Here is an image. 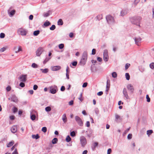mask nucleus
Segmentation results:
<instances>
[{"label":"nucleus","mask_w":154,"mask_h":154,"mask_svg":"<svg viewBox=\"0 0 154 154\" xmlns=\"http://www.w3.org/2000/svg\"><path fill=\"white\" fill-rule=\"evenodd\" d=\"M11 8H10L8 10V13L9 15L11 16H12L15 13V11L14 10H11Z\"/></svg>","instance_id":"nucleus-11"},{"label":"nucleus","mask_w":154,"mask_h":154,"mask_svg":"<svg viewBox=\"0 0 154 154\" xmlns=\"http://www.w3.org/2000/svg\"><path fill=\"white\" fill-rule=\"evenodd\" d=\"M12 154H18L17 148L15 149L14 151L12 153Z\"/></svg>","instance_id":"nucleus-47"},{"label":"nucleus","mask_w":154,"mask_h":154,"mask_svg":"<svg viewBox=\"0 0 154 154\" xmlns=\"http://www.w3.org/2000/svg\"><path fill=\"white\" fill-rule=\"evenodd\" d=\"M88 58V53L86 51H84L82 55V58L80 62V64L84 65L86 63Z\"/></svg>","instance_id":"nucleus-1"},{"label":"nucleus","mask_w":154,"mask_h":154,"mask_svg":"<svg viewBox=\"0 0 154 154\" xmlns=\"http://www.w3.org/2000/svg\"><path fill=\"white\" fill-rule=\"evenodd\" d=\"M12 100L14 102H17L18 101L17 97L15 95H13L11 98Z\"/></svg>","instance_id":"nucleus-18"},{"label":"nucleus","mask_w":154,"mask_h":154,"mask_svg":"<svg viewBox=\"0 0 154 154\" xmlns=\"http://www.w3.org/2000/svg\"><path fill=\"white\" fill-rule=\"evenodd\" d=\"M60 90L62 91H64L65 90V87L64 86H62L60 88Z\"/></svg>","instance_id":"nucleus-61"},{"label":"nucleus","mask_w":154,"mask_h":154,"mask_svg":"<svg viewBox=\"0 0 154 154\" xmlns=\"http://www.w3.org/2000/svg\"><path fill=\"white\" fill-rule=\"evenodd\" d=\"M10 118L11 120H14V119L15 117L14 116H11L10 117Z\"/></svg>","instance_id":"nucleus-63"},{"label":"nucleus","mask_w":154,"mask_h":154,"mask_svg":"<svg viewBox=\"0 0 154 154\" xmlns=\"http://www.w3.org/2000/svg\"><path fill=\"white\" fill-rule=\"evenodd\" d=\"M64 45L63 44H61L59 45V48L60 49H61L63 48Z\"/></svg>","instance_id":"nucleus-42"},{"label":"nucleus","mask_w":154,"mask_h":154,"mask_svg":"<svg viewBox=\"0 0 154 154\" xmlns=\"http://www.w3.org/2000/svg\"><path fill=\"white\" fill-rule=\"evenodd\" d=\"M153 133V131L152 130H149L147 131V134L149 135Z\"/></svg>","instance_id":"nucleus-33"},{"label":"nucleus","mask_w":154,"mask_h":154,"mask_svg":"<svg viewBox=\"0 0 154 154\" xmlns=\"http://www.w3.org/2000/svg\"><path fill=\"white\" fill-rule=\"evenodd\" d=\"M62 120L64 123H66L67 122V118L65 114H64L62 116Z\"/></svg>","instance_id":"nucleus-19"},{"label":"nucleus","mask_w":154,"mask_h":154,"mask_svg":"<svg viewBox=\"0 0 154 154\" xmlns=\"http://www.w3.org/2000/svg\"><path fill=\"white\" fill-rule=\"evenodd\" d=\"M61 67L59 66H54L52 68V70L53 71H57L60 70L61 69Z\"/></svg>","instance_id":"nucleus-13"},{"label":"nucleus","mask_w":154,"mask_h":154,"mask_svg":"<svg viewBox=\"0 0 154 154\" xmlns=\"http://www.w3.org/2000/svg\"><path fill=\"white\" fill-rule=\"evenodd\" d=\"M150 68L152 69H154V63H151L149 65Z\"/></svg>","instance_id":"nucleus-39"},{"label":"nucleus","mask_w":154,"mask_h":154,"mask_svg":"<svg viewBox=\"0 0 154 154\" xmlns=\"http://www.w3.org/2000/svg\"><path fill=\"white\" fill-rule=\"evenodd\" d=\"M130 64L128 63H127L125 64V67L126 69H127L130 66Z\"/></svg>","instance_id":"nucleus-45"},{"label":"nucleus","mask_w":154,"mask_h":154,"mask_svg":"<svg viewBox=\"0 0 154 154\" xmlns=\"http://www.w3.org/2000/svg\"><path fill=\"white\" fill-rule=\"evenodd\" d=\"M51 23L49 21H46L45 22L44 25L45 26H47L50 25Z\"/></svg>","instance_id":"nucleus-31"},{"label":"nucleus","mask_w":154,"mask_h":154,"mask_svg":"<svg viewBox=\"0 0 154 154\" xmlns=\"http://www.w3.org/2000/svg\"><path fill=\"white\" fill-rule=\"evenodd\" d=\"M11 131L13 133H15L17 131V127L16 126H14L12 127L11 129Z\"/></svg>","instance_id":"nucleus-16"},{"label":"nucleus","mask_w":154,"mask_h":154,"mask_svg":"<svg viewBox=\"0 0 154 154\" xmlns=\"http://www.w3.org/2000/svg\"><path fill=\"white\" fill-rule=\"evenodd\" d=\"M40 70L42 71V72L44 73H46L48 72V69H41Z\"/></svg>","instance_id":"nucleus-26"},{"label":"nucleus","mask_w":154,"mask_h":154,"mask_svg":"<svg viewBox=\"0 0 154 154\" xmlns=\"http://www.w3.org/2000/svg\"><path fill=\"white\" fill-rule=\"evenodd\" d=\"M49 13L48 12L45 13L44 14V16L45 17H47L49 15Z\"/></svg>","instance_id":"nucleus-54"},{"label":"nucleus","mask_w":154,"mask_h":154,"mask_svg":"<svg viewBox=\"0 0 154 154\" xmlns=\"http://www.w3.org/2000/svg\"><path fill=\"white\" fill-rule=\"evenodd\" d=\"M17 32L22 35H25L26 34L27 32L24 29L20 28L18 29Z\"/></svg>","instance_id":"nucleus-4"},{"label":"nucleus","mask_w":154,"mask_h":154,"mask_svg":"<svg viewBox=\"0 0 154 154\" xmlns=\"http://www.w3.org/2000/svg\"><path fill=\"white\" fill-rule=\"evenodd\" d=\"M20 86L22 88L24 87L25 86V84L23 82H20Z\"/></svg>","instance_id":"nucleus-48"},{"label":"nucleus","mask_w":154,"mask_h":154,"mask_svg":"<svg viewBox=\"0 0 154 154\" xmlns=\"http://www.w3.org/2000/svg\"><path fill=\"white\" fill-rule=\"evenodd\" d=\"M96 50L95 49H93L92 51V54L94 55L96 54Z\"/></svg>","instance_id":"nucleus-52"},{"label":"nucleus","mask_w":154,"mask_h":154,"mask_svg":"<svg viewBox=\"0 0 154 154\" xmlns=\"http://www.w3.org/2000/svg\"><path fill=\"white\" fill-rule=\"evenodd\" d=\"M57 88H53L51 87L50 89V92L52 94H54L57 92Z\"/></svg>","instance_id":"nucleus-14"},{"label":"nucleus","mask_w":154,"mask_h":154,"mask_svg":"<svg viewBox=\"0 0 154 154\" xmlns=\"http://www.w3.org/2000/svg\"><path fill=\"white\" fill-rule=\"evenodd\" d=\"M32 67L33 68H36L38 67V66L36 63H33L32 65Z\"/></svg>","instance_id":"nucleus-34"},{"label":"nucleus","mask_w":154,"mask_h":154,"mask_svg":"<svg viewBox=\"0 0 154 154\" xmlns=\"http://www.w3.org/2000/svg\"><path fill=\"white\" fill-rule=\"evenodd\" d=\"M70 135L72 137H74L75 136V131H72V132H71V133H70Z\"/></svg>","instance_id":"nucleus-41"},{"label":"nucleus","mask_w":154,"mask_h":154,"mask_svg":"<svg viewBox=\"0 0 154 154\" xmlns=\"http://www.w3.org/2000/svg\"><path fill=\"white\" fill-rule=\"evenodd\" d=\"M42 131L44 132L45 133L47 131V129L46 127H43L42 128Z\"/></svg>","instance_id":"nucleus-40"},{"label":"nucleus","mask_w":154,"mask_h":154,"mask_svg":"<svg viewBox=\"0 0 154 154\" xmlns=\"http://www.w3.org/2000/svg\"><path fill=\"white\" fill-rule=\"evenodd\" d=\"M128 89L130 91L132 92H133L134 91V89L133 86L130 84H128L127 86Z\"/></svg>","instance_id":"nucleus-12"},{"label":"nucleus","mask_w":154,"mask_h":154,"mask_svg":"<svg viewBox=\"0 0 154 154\" xmlns=\"http://www.w3.org/2000/svg\"><path fill=\"white\" fill-rule=\"evenodd\" d=\"M14 143V141H12L11 142H10L8 144H7V146L8 147H10L11 146H13Z\"/></svg>","instance_id":"nucleus-20"},{"label":"nucleus","mask_w":154,"mask_h":154,"mask_svg":"<svg viewBox=\"0 0 154 154\" xmlns=\"http://www.w3.org/2000/svg\"><path fill=\"white\" fill-rule=\"evenodd\" d=\"M77 63V61H74L72 63V64L73 66H76Z\"/></svg>","instance_id":"nucleus-58"},{"label":"nucleus","mask_w":154,"mask_h":154,"mask_svg":"<svg viewBox=\"0 0 154 154\" xmlns=\"http://www.w3.org/2000/svg\"><path fill=\"white\" fill-rule=\"evenodd\" d=\"M14 50L16 53H17L20 51H22V48L20 46L15 47L14 48Z\"/></svg>","instance_id":"nucleus-9"},{"label":"nucleus","mask_w":154,"mask_h":154,"mask_svg":"<svg viewBox=\"0 0 154 154\" xmlns=\"http://www.w3.org/2000/svg\"><path fill=\"white\" fill-rule=\"evenodd\" d=\"M30 118L33 121L35 120L36 118V116L35 114H32L31 115Z\"/></svg>","instance_id":"nucleus-29"},{"label":"nucleus","mask_w":154,"mask_h":154,"mask_svg":"<svg viewBox=\"0 0 154 154\" xmlns=\"http://www.w3.org/2000/svg\"><path fill=\"white\" fill-rule=\"evenodd\" d=\"M55 28L56 26L55 25H53L51 26L50 29V30H53L55 29Z\"/></svg>","instance_id":"nucleus-43"},{"label":"nucleus","mask_w":154,"mask_h":154,"mask_svg":"<svg viewBox=\"0 0 154 154\" xmlns=\"http://www.w3.org/2000/svg\"><path fill=\"white\" fill-rule=\"evenodd\" d=\"M112 152L111 149L110 148L109 149L107 150V154H110Z\"/></svg>","instance_id":"nucleus-56"},{"label":"nucleus","mask_w":154,"mask_h":154,"mask_svg":"<svg viewBox=\"0 0 154 154\" xmlns=\"http://www.w3.org/2000/svg\"><path fill=\"white\" fill-rule=\"evenodd\" d=\"M23 112V111L22 110H20L18 112V114L20 116H21Z\"/></svg>","instance_id":"nucleus-62"},{"label":"nucleus","mask_w":154,"mask_h":154,"mask_svg":"<svg viewBox=\"0 0 154 154\" xmlns=\"http://www.w3.org/2000/svg\"><path fill=\"white\" fill-rule=\"evenodd\" d=\"M58 141V139L57 138H54L52 140V142L53 144H54L57 143Z\"/></svg>","instance_id":"nucleus-24"},{"label":"nucleus","mask_w":154,"mask_h":154,"mask_svg":"<svg viewBox=\"0 0 154 154\" xmlns=\"http://www.w3.org/2000/svg\"><path fill=\"white\" fill-rule=\"evenodd\" d=\"M73 101L72 100H71L69 102V105H73Z\"/></svg>","instance_id":"nucleus-64"},{"label":"nucleus","mask_w":154,"mask_h":154,"mask_svg":"<svg viewBox=\"0 0 154 154\" xmlns=\"http://www.w3.org/2000/svg\"><path fill=\"white\" fill-rule=\"evenodd\" d=\"M32 137L33 139H38L40 137L38 134H37L36 135H32Z\"/></svg>","instance_id":"nucleus-22"},{"label":"nucleus","mask_w":154,"mask_h":154,"mask_svg":"<svg viewBox=\"0 0 154 154\" xmlns=\"http://www.w3.org/2000/svg\"><path fill=\"white\" fill-rule=\"evenodd\" d=\"M11 89V87L10 86H8L6 88V90L7 91H10Z\"/></svg>","instance_id":"nucleus-50"},{"label":"nucleus","mask_w":154,"mask_h":154,"mask_svg":"<svg viewBox=\"0 0 154 154\" xmlns=\"http://www.w3.org/2000/svg\"><path fill=\"white\" fill-rule=\"evenodd\" d=\"M50 59V58H46L43 62L44 64H45Z\"/></svg>","instance_id":"nucleus-36"},{"label":"nucleus","mask_w":154,"mask_h":154,"mask_svg":"<svg viewBox=\"0 0 154 154\" xmlns=\"http://www.w3.org/2000/svg\"><path fill=\"white\" fill-rule=\"evenodd\" d=\"M6 49V48L3 47V48H2L0 49V51L1 52H3L5 51Z\"/></svg>","instance_id":"nucleus-53"},{"label":"nucleus","mask_w":154,"mask_h":154,"mask_svg":"<svg viewBox=\"0 0 154 154\" xmlns=\"http://www.w3.org/2000/svg\"><path fill=\"white\" fill-rule=\"evenodd\" d=\"M127 13V12L126 11L123 10L121 11V16H123L126 14Z\"/></svg>","instance_id":"nucleus-25"},{"label":"nucleus","mask_w":154,"mask_h":154,"mask_svg":"<svg viewBox=\"0 0 154 154\" xmlns=\"http://www.w3.org/2000/svg\"><path fill=\"white\" fill-rule=\"evenodd\" d=\"M112 76L113 78H116L117 76V74L116 72H114L112 73Z\"/></svg>","instance_id":"nucleus-35"},{"label":"nucleus","mask_w":154,"mask_h":154,"mask_svg":"<svg viewBox=\"0 0 154 154\" xmlns=\"http://www.w3.org/2000/svg\"><path fill=\"white\" fill-rule=\"evenodd\" d=\"M12 110L13 112L15 113L17 111L18 109L16 107H14L12 109Z\"/></svg>","instance_id":"nucleus-32"},{"label":"nucleus","mask_w":154,"mask_h":154,"mask_svg":"<svg viewBox=\"0 0 154 154\" xmlns=\"http://www.w3.org/2000/svg\"><path fill=\"white\" fill-rule=\"evenodd\" d=\"M71 138L70 137L69 135L67 136L66 140V142H69L71 140Z\"/></svg>","instance_id":"nucleus-27"},{"label":"nucleus","mask_w":154,"mask_h":154,"mask_svg":"<svg viewBox=\"0 0 154 154\" xmlns=\"http://www.w3.org/2000/svg\"><path fill=\"white\" fill-rule=\"evenodd\" d=\"M103 60L106 62L108 61L109 57L108 54V51L107 50H105L103 52Z\"/></svg>","instance_id":"nucleus-5"},{"label":"nucleus","mask_w":154,"mask_h":154,"mask_svg":"<svg viewBox=\"0 0 154 154\" xmlns=\"http://www.w3.org/2000/svg\"><path fill=\"white\" fill-rule=\"evenodd\" d=\"M43 50V48H38L36 51V55L38 56H39L42 54Z\"/></svg>","instance_id":"nucleus-8"},{"label":"nucleus","mask_w":154,"mask_h":154,"mask_svg":"<svg viewBox=\"0 0 154 154\" xmlns=\"http://www.w3.org/2000/svg\"><path fill=\"white\" fill-rule=\"evenodd\" d=\"M45 109L46 111L49 112L51 111V109L50 106H47L45 108Z\"/></svg>","instance_id":"nucleus-37"},{"label":"nucleus","mask_w":154,"mask_h":154,"mask_svg":"<svg viewBox=\"0 0 154 154\" xmlns=\"http://www.w3.org/2000/svg\"><path fill=\"white\" fill-rule=\"evenodd\" d=\"M132 135L131 134H129L127 136V138L129 139H130L132 138Z\"/></svg>","instance_id":"nucleus-49"},{"label":"nucleus","mask_w":154,"mask_h":154,"mask_svg":"<svg viewBox=\"0 0 154 154\" xmlns=\"http://www.w3.org/2000/svg\"><path fill=\"white\" fill-rule=\"evenodd\" d=\"M141 39L140 38H135V41L136 44L137 45H138L137 44L139 42H140L141 41Z\"/></svg>","instance_id":"nucleus-21"},{"label":"nucleus","mask_w":154,"mask_h":154,"mask_svg":"<svg viewBox=\"0 0 154 154\" xmlns=\"http://www.w3.org/2000/svg\"><path fill=\"white\" fill-rule=\"evenodd\" d=\"M125 77L126 79L128 80H129L130 78V76L128 73H126L125 74Z\"/></svg>","instance_id":"nucleus-30"},{"label":"nucleus","mask_w":154,"mask_h":154,"mask_svg":"<svg viewBox=\"0 0 154 154\" xmlns=\"http://www.w3.org/2000/svg\"><path fill=\"white\" fill-rule=\"evenodd\" d=\"M79 99L80 100L81 102L83 100V97H82V94H81L80 95V96L79 97Z\"/></svg>","instance_id":"nucleus-38"},{"label":"nucleus","mask_w":154,"mask_h":154,"mask_svg":"<svg viewBox=\"0 0 154 154\" xmlns=\"http://www.w3.org/2000/svg\"><path fill=\"white\" fill-rule=\"evenodd\" d=\"M5 34L3 33H1L0 35V37L1 38H3L5 37Z\"/></svg>","instance_id":"nucleus-46"},{"label":"nucleus","mask_w":154,"mask_h":154,"mask_svg":"<svg viewBox=\"0 0 154 154\" xmlns=\"http://www.w3.org/2000/svg\"><path fill=\"white\" fill-rule=\"evenodd\" d=\"M80 141L81 145L83 147H84L87 144V141L86 139L84 136H82L80 137Z\"/></svg>","instance_id":"nucleus-3"},{"label":"nucleus","mask_w":154,"mask_h":154,"mask_svg":"<svg viewBox=\"0 0 154 154\" xmlns=\"http://www.w3.org/2000/svg\"><path fill=\"white\" fill-rule=\"evenodd\" d=\"M57 23L58 25H62L63 24V22L61 19H60L57 22Z\"/></svg>","instance_id":"nucleus-23"},{"label":"nucleus","mask_w":154,"mask_h":154,"mask_svg":"<svg viewBox=\"0 0 154 154\" xmlns=\"http://www.w3.org/2000/svg\"><path fill=\"white\" fill-rule=\"evenodd\" d=\"M27 77V75H22L20 78V81L23 82H25L26 80Z\"/></svg>","instance_id":"nucleus-10"},{"label":"nucleus","mask_w":154,"mask_h":154,"mask_svg":"<svg viewBox=\"0 0 154 154\" xmlns=\"http://www.w3.org/2000/svg\"><path fill=\"white\" fill-rule=\"evenodd\" d=\"M146 98L147 99V101L148 102H149L150 101V98L148 95H146Z\"/></svg>","instance_id":"nucleus-51"},{"label":"nucleus","mask_w":154,"mask_h":154,"mask_svg":"<svg viewBox=\"0 0 154 154\" xmlns=\"http://www.w3.org/2000/svg\"><path fill=\"white\" fill-rule=\"evenodd\" d=\"M75 119L76 121L77 122L78 124L80 126H82L83 125V122L81 118L78 116H76L75 117Z\"/></svg>","instance_id":"nucleus-7"},{"label":"nucleus","mask_w":154,"mask_h":154,"mask_svg":"<svg viewBox=\"0 0 154 154\" xmlns=\"http://www.w3.org/2000/svg\"><path fill=\"white\" fill-rule=\"evenodd\" d=\"M141 20V17L140 16L135 17L131 19L132 23L139 26H140V22Z\"/></svg>","instance_id":"nucleus-2"},{"label":"nucleus","mask_w":154,"mask_h":154,"mask_svg":"<svg viewBox=\"0 0 154 154\" xmlns=\"http://www.w3.org/2000/svg\"><path fill=\"white\" fill-rule=\"evenodd\" d=\"M115 117H116V119L117 120L119 119H121L120 117L118 115H115Z\"/></svg>","instance_id":"nucleus-57"},{"label":"nucleus","mask_w":154,"mask_h":154,"mask_svg":"<svg viewBox=\"0 0 154 154\" xmlns=\"http://www.w3.org/2000/svg\"><path fill=\"white\" fill-rule=\"evenodd\" d=\"M103 16L102 15H98L97 16V19L99 20H100L102 19Z\"/></svg>","instance_id":"nucleus-44"},{"label":"nucleus","mask_w":154,"mask_h":154,"mask_svg":"<svg viewBox=\"0 0 154 154\" xmlns=\"http://www.w3.org/2000/svg\"><path fill=\"white\" fill-rule=\"evenodd\" d=\"M88 85V83L87 82H85L83 83L82 85V87L83 88H85Z\"/></svg>","instance_id":"nucleus-55"},{"label":"nucleus","mask_w":154,"mask_h":154,"mask_svg":"<svg viewBox=\"0 0 154 154\" xmlns=\"http://www.w3.org/2000/svg\"><path fill=\"white\" fill-rule=\"evenodd\" d=\"M103 94V92L102 91H100L98 92L97 93V95L98 96H101Z\"/></svg>","instance_id":"nucleus-59"},{"label":"nucleus","mask_w":154,"mask_h":154,"mask_svg":"<svg viewBox=\"0 0 154 154\" xmlns=\"http://www.w3.org/2000/svg\"><path fill=\"white\" fill-rule=\"evenodd\" d=\"M110 86V80L109 79H108L107 81L106 82V91H108V90Z\"/></svg>","instance_id":"nucleus-15"},{"label":"nucleus","mask_w":154,"mask_h":154,"mask_svg":"<svg viewBox=\"0 0 154 154\" xmlns=\"http://www.w3.org/2000/svg\"><path fill=\"white\" fill-rule=\"evenodd\" d=\"M39 33L40 31L38 30L35 31L33 32V35L35 36H37L39 34Z\"/></svg>","instance_id":"nucleus-28"},{"label":"nucleus","mask_w":154,"mask_h":154,"mask_svg":"<svg viewBox=\"0 0 154 154\" xmlns=\"http://www.w3.org/2000/svg\"><path fill=\"white\" fill-rule=\"evenodd\" d=\"M123 93L125 95V97L127 98L128 99V95L127 92L125 88H124L123 90Z\"/></svg>","instance_id":"nucleus-17"},{"label":"nucleus","mask_w":154,"mask_h":154,"mask_svg":"<svg viewBox=\"0 0 154 154\" xmlns=\"http://www.w3.org/2000/svg\"><path fill=\"white\" fill-rule=\"evenodd\" d=\"M38 86L37 85H35L33 86V89L34 90H36L37 89Z\"/></svg>","instance_id":"nucleus-60"},{"label":"nucleus","mask_w":154,"mask_h":154,"mask_svg":"<svg viewBox=\"0 0 154 154\" xmlns=\"http://www.w3.org/2000/svg\"><path fill=\"white\" fill-rule=\"evenodd\" d=\"M106 19L109 23H113L114 21V20L113 17L111 15H108L106 17Z\"/></svg>","instance_id":"nucleus-6"}]
</instances>
